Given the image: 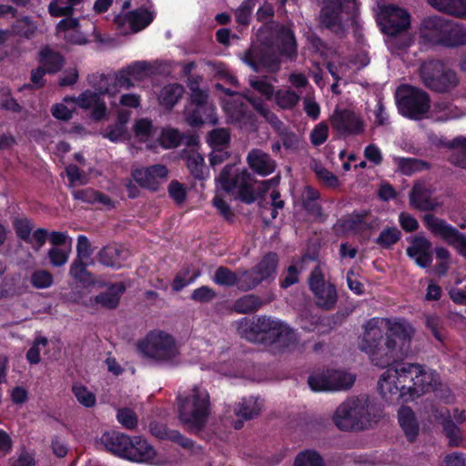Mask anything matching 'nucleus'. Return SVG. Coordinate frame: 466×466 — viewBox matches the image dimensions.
Instances as JSON below:
<instances>
[{"instance_id":"f257e3e1","label":"nucleus","mask_w":466,"mask_h":466,"mask_svg":"<svg viewBox=\"0 0 466 466\" xmlns=\"http://www.w3.org/2000/svg\"><path fill=\"white\" fill-rule=\"evenodd\" d=\"M386 337L378 326V319H369L363 326L364 333L360 349L368 353L372 363L380 368L389 366L405 355L414 329L404 319H387Z\"/></svg>"},{"instance_id":"f03ea898","label":"nucleus","mask_w":466,"mask_h":466,"mask_svg":"<svg viewBox=\"0 0 466 466\" xmlns=\"http://www.w3.org/2000/svg\"><path fill=\"white\" fill-rule=\"evenodd\" d=\"M386 366L378 381V390L388 402L407 401L432 389V376L418 363L399 362Z\"/></svg>"},{"instance_id":"7ed1b4c3","label":"nucleus","mask_w":466,"mask_h":466,"mask_svg":"<svg viewBox=\"0 0 466 466\" xmlns=\"http://www.w3.org/2000/svg\"><path fill=\"white\" fill-rule=\"evenodd\" d=\"M237 329L241 338L267 346L276 345L287 349L298 341L294 329L279 319L266 315L251 319L244 317L238 321Z\"/></svg>"},{"instance_id":"20e7f679","label":"nucleus","mask_w":466,"mask_h":466,"mask_svg":"<svg viewBox=\"0 0 466 466\" xmlns=\"http://www.w3.org/2000/svg\"><path fill=\"white\" fill-rule=\"evenodd\" d=\"M375 416L371 415L368 396L348 398L336 410L333 421L341 431H362L367 429Z\"/></svg>"},{"instance_id":"39448f33","label":"nucleus","mask_w":466,"mask_h":466,"mask_svg":"<svg viewBox=\"0 0 466 466\" xmlns=\"http://www.w3.org/2000/svg\"><path fill=\"white\" fill-rule=\"evenodd\" d=\"M210 413L209 394L206 390L194 386L188 395L180 399L178 419L191 430H202Z\"/></svg>"},{"instance_id":"423d86ee","label":"nucleus","mask_w":466,"mask_h":466,"mask_svg":"<svg viewBox=\"0 0 466 466\" xmlns=\"http://www.w3.org/2000/svg\"><path fill=\"white\" fill-rule=\"evenodd\" d=\"M137 347L144 358L157 363H173L179 354L175 339L162 330L150 331Z\"/></svg>"},{"instance_id":"0eeeda50","label":"nucleus","mask_w":466,"mask_h":466,"mask_svg":"<svg viewBox=\"0 0 466 466\" xmlns=\"http://www.w3.org/2000/svg\"><path fill=\"white\" fill-rule=\"evenodd\" d=\"M419 75L422 84L435 93H448L459 84L456 72L438 59L423 62L419 68Z\"/></svg>"},{"instance_id":"6e6552de","label":"nucleus","mask_w":466,"mask_h":466,"mask_svg":"<svg viewBox=\"0 0 466 466\" xmlns=\"http://www.w3.org/2000/svg\"><path fill=\"white\" fill-rule=\"evenodd\" d=\"M399 112L411 120H421L431 108L430 95L423 89L401 85L396 93Z\"/></svg>"},{"instance_id":"1a4fd4ad","label":"nucleus","mask_w":466,"mask_h":466,"mask_svg":"<svg viewBox=\"0 0 466 466\" xmlns=\"http://www.w3.org/2000/svg\"><path fill=\"white\" fill-rule=\"evenodd\" d=\"M251 178V174L247 169L239 170L235 164H227L216 177V181L227 193L238 189L239 199L251 204L256 199Z\"/></svg>"},{"instance_id":"9d476101","label":"nucleus","mask_w":466,"mask_h":466,"mask_svg":"<svg viewBox=\"0 0 466 466\" xmlns=\"http://www.w3.org/2000/svg\"><path fill=\"white\" fill-rule=\"evenodd\" d=\"M376 21L383 35L396 40L410 27V13L394 4L379 5Z\"/></svg>"},{"instance_id":"9b49d317","label":"nucleus","mask_w":466,"mask_h":466,"mask_svg":"<svg viewBox=\"0 0 466 466\" xmlns=\"http://www.w3.org/2000/svg\"><path fill=\"white\" fill-rule=\"evenodd\" d=\"M423 222L432 235L442 238L448 245L453 247L466 260V235L445 219L431 213L424 215Z\"/></svg>"},{"instance_id":"f8f14e48","label":"nucleus","mask_w":466,"mask_h":466,"mask_svg":"<svg viewBox=\"0 0 466 466\" xmlns=\"http://www.w3.org/2000/svg\"><path fill=\"white\" fill-rule=\"evenodd\" d=\"M309 288L315 299V305L324 310H331L338 302L336 286L325 281V276L319 266L314 267L309 277Z\"/></svg>"},{"instance_id":"ddd939ff","label":"nucleus","mask_w":466,"mask_h":466,"mask_svg":"<svg viewBox=\"0 0 466 466\" xmlns=\"http://www.w3.org/2000/svg\"><path fill=\"white\" fill-rule=\"evenodd\" d=\"M356 4V0H329L320 11L321 23L329 29L341 28L354 18Z\"/></svg>"},{"instance_id":"4468645a","label":"nucleus","mask_w":466,"mask_h":466,"mask_svg":"<svg viewBox=\"0 0 466 466\" xmlns=\"http://www.w3.org/2000/svg\"><path fill=\"white\" fill-rule=\"evenodd\" d=\"M355 380V376L347 371L327 370L322 373L310 375L308 383L313 391H333L350 389Z\"/></svg>"},{"instance_id":"2eb2a0df","label":"nucleus","mask_w":466,"mask_h":466,"mask_svg":"<svg viewBox=\"0 0 466 466\" xmlns=\"http://www.w3.org/2000/svg\"><path fill=\"white\" fill-rule=\"evenodd\" d=\"M155 16V12L140 6L116 15L114 23L123 35L137 34L147 28L154 21Z\"/></svg>"},{"instance_id":"dca6fc26","label":"nucleus","mask_w":466,"mask_h":466,"mask_svg":"<svg viewBox=\"0 0 466 466\" xmlns=\"http://www.w3.org/2000/svg\"><path fill=\"white\" fill-rule=\"evenodd\" d=\"M330 124L339 135L356 136L364 132V122L354 111L336 108L330 117Z\"/></svg>"},{"instance_id":"f3484780","label":"nucleus","mask_w":466,"mask_h":466,"mask_svg":"<svg viewBox=\"0 0 466 466\" xmlns=\"http://www.w3.org/2000/svg\"><path fill=\"white\" fill-rule=\"evenodd\" d=\"M449 21L450 19L437 15L422 18L419 26L420 40L424 44L439 46L440 38L443 36Z\"/></svg>"},{"instance_id":"a211bd4d","label":"nucleus","mask_w":466,"mask_h":466,"mask_svg":"<svg viewBox=\"0 0 466 466\" xmlns=\"http://www.w3.org/2000/svg\"><path fill=\"white\" fill-rule=\"evenodd\" d=\"M244 62L256 73L265 69L275 73L280 68V59L274 52L266 49H249L245 53Z\"/></svg>"},{"instance_id":"6ab92c4d","label":"nucleus","mask_w":466,"mask_h":466,"mask_svg":"<svg viewBox=\"0 0 466 466\" xmlns=\"http://www.w3.org/2000/svg\"><path fill=\"white\" fill-rule=\"evenodd\" d=\"M88 83L96 88V91L86 90L76 100L78 106L84 109L92 108L102 98V96L110 95L112 91L108 84V77L104 74L88 76Z\"/></svg>"},{"instance_id":"aec40b11","label":"nucleus","mask_w":466,"mask_h":466,"mask_svg":"<svg viewBox=\"0 0 466 466\" xmlns=\"http://www.w3.org/2000/svg\"><path fill=\"white\" fill-rule=\"evenodd\" d=\"M168 170L165 165L156 164L147 167L132 170L133 179L144 188L156 192L159 188L158 179L167 177Z\"/></svg>"},{"instance_id":"412c9836","label":"nucleus","mask_w":466,"mask_h":466,"mask_svg":"<svg viewBox=\"0 0 466 466\" xmlns=\"http://www.w3.org/2000/svg\"><path fill=\"white\" fill-rule=\"evenodd\" d=\"M148 431L152 436L160 441H169L187 451H192L195 441L180 433L178 431L171 430L166 423L152 420L149 422Z\"/></svg>"},{"instance_id":"4be33fe9","label":"nucleus","mask_w":466,"mask_h":466,"mask_svg":"<svg viewBox=\"0 0 466 466\" xmlns=\"http://www.w3.org/2000/svg\"><path fill=\"white\" fill-rule=\"evenodd\" d=\"M101 444L106 450L120 458L127 459L131 438L120 431H106L100 438Z\"/></svg>"},{"instance_id":"5701e85b","label":"nucleus","mask_w":466,"mask_h":466,"mask_svg":"<svg viewBox=\"0 0 466 466\" xmlns=\"http://www.w3.org/2000/svg\"><path fill=\"white\" fill-rule=\"evenodd\" d=\"M250 169L261 177L272 174L277 167L276 161L266 152L258 148L251 149L247 156Z\"/></svg>"},{"instance_id":"b1692460","label":"nucleus","mask_w":466,"mask_h":466,"mask_svg":"<svg viewBox=\"0 0 466 466\" xmlns=\"http://www.w3.org/2000/svg\"><path fill=\"white\" fill-rule=\"evenodd\" d=\"M275 43L280 56L290 60L297 57V41L292 29L287 25H280L276 32Z\"/></svg>"},{"instance_id":"393cba45","label":"nucleus","mask_w":466,"mask_h":466,"mask_svg":"<svg viewBox=\"0 0 466 466\" xmlns=\"http://www.w3.org/2000/svg\"><path fill=\"white\" fill-rule=\"evenodd\" d=\"M127 258V250L116 243L103 247L97 253V260L107 268H120Z\"/></svg>"},{"instance_id":"a878e982","label":"nucleus","mask_w":466,"mask_h":466,"mask_svg":"<svg viewBox=\"0 0 466 466\" xmlns=\"http://www.w3.org/2000/svg\"><path fill=\"white\" fill-rule=\"evenodd\" d=\"M156 451L140 436L131 438V444L128 449L127 460L136 462H147L154 460Z\"/></svg>"},{"instance_id":"bb28decb","label":"nucleus","mask_w":466,"mask_h":466,"mask_svg":"<svg viewBox=\"0 0 466 466\" xmlns=\"http://www.w3.org/2000/svg\"><path fill=\"white\" fill-rule=\"evenodd\" d=\"M38 63L47 74L55 75L61 71L65 65L64 56L48 46L41 48L38 53Z\"/></svg>"},{"instance_id":"cd10ccee","label":"nucleus","mask_w":466,"mask_h":466,"mask_svg":"<svg viewBox=\"0 0 466 466\" xmlns=\"http://www.w3.org/2000/svg\"><path fill=\"white\" fill-rule=\"evenodd\" d=\"M398 421L409 442H414L419 435V423L414 411L409 406L398 410Z\"/></svg>"},{"instance_id":"c85d7f7f","label":"nucleus","mask_w":466,"mask_h":466,"mask_svg":"<svg viewBox=\"0 0 466 466\" xmlns=\"http://www.w3.org/2000/svg\"><path fill=\"white\" fill-rule=\"evenodd\" d=\"M127 287L123 282L112 283L106 291L100 292L94 299L96 304L107 309L118 307L121 296L126 292Z\"/></svg>"},{"instance_id":"c756f323","label":"nucleus","mask_w":466,"mask_h":466,"mask_svg":"<svg viewBox=\"0 0 466 466\" xmlns=\"http://www.w3.org/2000/svg\"><path fill=\"white\" fill-rule=\"evenodd\" d=\"M466 45V28L451 20L449 21L444 35L440 38V46L454 48Z\"/></svg>"},{"instance_id":"7c9ffc66","label":"nucleus","mask_w":466,"mask_h":466,"mask_svg":"<svg viewBox=\"0 0 466 466\" xmlns=\"http://www.w3.org/2000/svg\"><path fill=\"white\" fill-rule=\"evenodd\" d=\"M73 198L91 205L100 204L108 209L115 208V202L105 193L91 187L73 191Z\"/></svg>"},{"instance_id":"2f4dec72","label":"nucleus","mask_w":466,"mask_h":466,"mask_svg":"<svg viewBox=\"0 0 466 466\" xmlns=\"http://www.w3.org/2000/svg\"><path fill=\"white\" fill-rule=\"evenodd\" d=\"M279 263V255L276 252L269 251L254 266V268L263 282L268 281L275 279Z\"/></svg>"},{"instance_id":"473e14b6","label":"nucleus","mask_w":466,"mask_h":466,"mask_svg":"<svg viewBox=\"0 0 466 466\" xmlns=\"http://www.w3.org/2000/svg\"><path fill=\"white\" fill-rule=\"evenodd\" d=\"M320 198V193L318 189L311 186H306L304 187L301 205L303 209L314 218H319L323 216V208L318 202Z\"/></svg>"},{"instance_id":"72a5a7b5","label":"nucleus","mask_w":466,"mask_h":466,"mask_svg":"<svg viewBox=\"0 0 466 466\" xmlns=\"http://www.w3.org/2000/svg\"><path fill=\"white\" fill-rule=\"evenodd\" d=\"M213 113L212 106H187L185 109V117L190 127H200L207 120L211 119Z\"/></svg>"},{"instance_id":"f704fd0d","label":"nucleus","mask_w":466,"mask_h":466,"mask_svg":"<svg viewBox=\"0 0 466 466\" xmlns=\"http://www.w3.org/2000/svg\"><path fill=\"white\" fill-rule=\"evenodd\" d=\"M434 9L458 18H466V0H427Z\"/></svg>"},{"instance_id":"c9c22d12","label":"nucleus","mask_w":466,"mask_h":466,"mask_svg":"<svg viewBox=\"0 0 466 466\" xmlns=\"http://www.w3.org/2000/svg\"><path fill=\"white\" fill-rule=\"evenodd\" d=\"M410 205L416 209L429 211L434 208L431 192L420 184H415L410 193Z\"/></svg>"},{"instance_id":"e433bc0d","label":"nucleus","mask_w":466,"mask_h":466,"mask_svg":"<svg viewBox=\"0 0 466 466\" xmlns=\"http://www.w3.org/2000/svg\"><path fill=\"white\" fill-rule=\"evenodd\" d=\"M185 92L184 86L174 83L165 86L160 91L159 103L167 109H172Z\"/></svg>"},{"instance_id":"4c0bfd02","label":"nucleus","mask_w":466,"mask_h":466,"mask_svg":"<svg viewBox=\"0 0 466 466\" xmlns=\"http://www.w3.org/2000/svg\"><path fill=\"white\" fill-rule=\"evenodd\" d=\"M442 430L445 437L448 439L449 448H458L462 446L464 436L461 430L456 425L454 420L448 417L443 420Z\"/></svg>"},{"instance_id":"58836bf2","label":"nucleus","mask_w":466,"mask_h":466,"mask_svg":"<svg viewBox=\"0 0 466 466\" xmlns=\"http://www.w3.org/2000/svg\"><path fill=\"white\" fill-rule=\"evenodd\" d=\"M293 466H325V460L317 450L304 449L294 457Z\"/></svg>"},{"instance_id":"ea45409f","label":"nucleus","mask_w":466,"mask_h":466,"mask_svg":"<svg viewBox=\"0 0 466 466\" xmlns=\"http://www.w3.org/2000/svg\"><path fill=\"white\" fill-rule=\"evenodd\" d=\"M262 304L263 301L258 296L247 294L234 301L233 309L239 314H248L258 310Z\"/></svg>"},{"instance_id":"a19ab883","label":"nucleus","mask_w":466,"mask_h":466,"mask_svg":"<svg viewBox=\"0 0 466 466\" xmlns=\"http://www.w3.org/2000/svg\"><path fill=\"white\" fill-rule=\"evenodd\" d=\"M238 289L247 292L256 289L263 281L254 267L248 269L238 268Z\"/></svg>"},{"instance_id":"79ce46f5","label":"nucleus","mask_w":466,"mask_h":466,"mask_svg":"<svg viewBox=\"0 0 466 466\" xmlns=\"http://www.w3.org/2000/svg\"><path fill=\"white\" fill-rule=\"evenodd\" d=\"M274 98L278 106L284 110L293 109L300 100L299 95L290 88L278 89Z\"/></svg>"},{"instance_id":"37998d69","label":"nucleus","mask_w":466,"mask_h":466,"mask_svg":"<svg viewBox=\"0 0 466 466\" xmlns=\"http://www.w3.org/2000/svg\"><path fill=\"white\" fill-rule=\"evenodd\" d=\"M260 0H244L234 11L235 21L238 25L248 26L254 7Z\"/></svg>"},{"instance_id":"c03bdc74","label":"nucleus","mask_w":466,"mask_h":466,"mask_svg":"<svg viewBox=\"0 0 466 466\" xmlns=\"http://www.w3.org/2000/svg\"><path fill=\"white\" fill-rule=\"evenodd\" d=\"M398 167L400 172L406 176L430 168V164L424 160L412 157H400L398 159Z\"/></svg>"},{"instance_id":"a18cd8bd","label":"nucleus","mask_w":466,"mask_h":466,"mask_svg":"<svg viewBox=\"0 0 466 466\" xmlns=\"http://www.w3.org/2000/svg\"><path fill=\"white\" fill-rule=\"evenodd\" d=\"M238 278V269L232 271L227 267H218L214 274L213 280L216 284L225 287H237Z\"/></svg>"},{"instance_id":"49530a36","label":"nucleus","mask_w":466,"mask_h":466,"mask_svg":"<svg viewBox=\"0 0 466 466\" xmlns=\"http://www.w3.org/2000/svg\"><path fill=\"white\" fill-rule=\"evenodd\" d=\"M234 411L238 418L250 420L259 414L260 408L257 400L250 397L249 399H243L242 402L238 404Z\"/></svg>"},{"instance_id":"de8ad7c7","label":"nucleus","mask_w":466,"mask_h":466,"mask_svg":"<svg viewBox=\"0 0 466 466\" xmlns=\"http://www.w3.org/2000/svg\"><path fill=\"white\" fill-rule=\"evenodd\" d=\"M12 32L18 36L31 39L35 36L36 32L35 25L29 19V17L25 16L23 18L17 19L12 25Z\"/></svg>"},{"instance_id":"09e8293b","label":"nucleus","mask_w":466,"mask_h":466,"mask_svg":"<svg viewBox=\"0 0 466 466\" xmlns=\"http://www.w3.org/2000/svg\"><path fill=\"white\" fill-rule=\"evenodd\" d=\"M183 137L181 133L175 128L163 129L158 142L163 148L170 149L176 148L182 144Z\"/></svg>"},{"instance_id":"8fccbe9b","label":"nucleus","mask_w":466,"mask_h":466,"mask_svg":"<svg viewBox=\"0 0 466 466\" xmlns=\"http://www.w3.org/2000/svg\"><path fill=\"white\" fill-rule=\"evenodd\" d=\"M431 242L424 237L415 236L411 239V245L407 248L406 253L410 258H416L418 256L430 251Z\"/></svg>"},{"instance_id":"3c124183","label":"nucleus","mask_w":466,"mask_h":466,"mask_svg":"<svg viewBox=\"0 0 466 466\" xmlns=\"http://www.w3.org/2000/svg\"><path fill=\"white\" fill-rule=\"evenodd\" d=\"M401 238V232L395 227L383 229L375 242L383 248H390L396 244Z\"/></svg>"},{"instance_id":"603ef678","label":"nucleus","mask_w":466,"mask_h":466,"mask_svg":"<svg viewBox=\"0 0 466 466\" xmlns=\"http://www.w3.org/2000/svg\"><path fill=\"white\" fill-rule=\"evenodd\" d=\"M72 392L77 401L86 408H92L95 406L96 399V395L88 390V389L82 384H74Z\"/></svg>"},{"instance_id":"864d4df0","label":"nucleus","mask_w":466,"mask_h":466,"mask_svg":"<svg viewBox=\"0 0 466 466\" xmlns=\"http://www.w3.org/2000/svg\"><path fill=\"white\" fill-rule=\"evenodd\" d=\"M187 167L195 179L204 180L206 178L207 167L204 164V158L200 155H194L187 158Z\"/></svg>"},{"instance_id":"5fc2aeb1","label":"nucleus","mask_w":466,"mask_h":466,"mask_svg":"<svg viewBox=\"0 0 466 466\" xmlns=\"http://www.w3.org/2000/svg\"><path fill=\"white\" fill-rule=\"evenodd\" d=\"M30 282L35 289H47L52 286L54 277L48 270L37 269L31 274Z\"/></svg>"},{"instance_id":"6e6d98bb","label":"nucleus","mask_w":466,"mask_h":466,"mask_svg":"<svg viewBox=\"0 0 466 466\" xmlns=\"http://www.w3.org/2000/svg\"><path fill=\"white\" fill-rule=\"evenodd\" d=\"M14 228L18 238L25 241V243H31V231L33 229V224L26 218H16L15 219Z\"/></svg>"},{"instance_id":"4d7b16f0","label":"nucleus","mask_w":466,"mask_h":466,"mask_svg":"<svg viewBox=\"0 0 466 466\" xmlns=\"http://www.w3.org/2000/svg\"><path fill=\"white\" fill-rule=\"evenodd\" d=\"M117 421L127 430H134L137 426L138 419L136 412L130 408H121L116 413Z\"/></svg>"},{"instance_id":"13d9d810","label":"nucleus","mask_w":466,"mask_h":466,"mask_svg":"<svg viewBox=\"0 0 466 466\" xmlns=\"http://www.w3.org/2000/svg\"><path fill=\"white\" fill-rule=\"evenodd\" d=\"M369 213L370 212L368 210L352 212V214L343 221L342 227L350 231H357L360 229V226L366 224L365 219Z\"/></svg>"},{"instance_id":"bf43d9fd","label":"nucleus","mask_w":466,"mask_h":466,"mask_svg":"<svg viewBox=\"0 0 466 466\" xmlns=\"http://www.w3.org/2000/svg\"><path fill=\"white\" fill-rule=\"evenodd\" d=\"M208 140L213 147L228 146L230 142V134L226 128H215L208 133Z\"/></svg>"},{"instance_id":"052dcab7","label":"nucleus","mask_w":466,"mask_h":466,"mask_svg":"<svg viewBox=\"0 0 466 466\" xmlns=\"http://www.w3.org/2000/svg\"><path fill=\"white\" fill-rule=\"evenodd\" d=\"M69 275L77 281H84L85 276H90L87 264L84 262V258H76L74 259L70 266Z\"/></svg>"},{"instance_id":"680f3d73","label":"nucleus","mask_w":466,"mask_h":466,"mask_svg":"<svg viewBox=\"0 0 466 466\" xmlns=\"http://www.w3.org/2000/svg\"><path fill=\"white\" fill-rule=\"evenodd\" d=\"M48 343V340L46 337H38L35 339L33 345L29 348L26 352V360L30 364H38L41 360L40 359V348L39 346L46 347Z\"/></svg>"},{"instance_id":"e2e57ef3","label":"nucleus","mask_w":466,"mask_h":466,"mask_svg":"<svg viewBox=\"0 0 466 466\" xmlns=\"http://www.w3.org/2000/svg\"><path fill=\"white\" fill-rule=\"evenodd\" d=\"M217 297L216 291L208 286H201L193 290L190 299L196 302L208 303Z\"/></svg>"},{"instance_id":"0e129e2a","label":"nucleus","mask_w":466,"mask_h":466,"mask_svg":"<svg viewBox=\"0 0 466 466\" xmlns=\"http://www.w3.org/2000/svg\"><path fill=\"white\" fill-rule=\"evenodd\" d=\"M47 258L49 259V263L53 267H62L68 260L69 251L64 250L60 248H51L47 252Z\"/></svg>"},{"instance_id":"69168bd1","label":"nucleus","mask_w":466,"mask_h":466,"mask_svg":"<svg viewBox=\"0 0 466 466\" xmlns=\"http://www.w3.org/2000/svg\"><path fill=\"white\" fill-rule=\"evenodd\" d=\"M0 107L13 113H20L22 111V106L16 99L13 97L9 90H2L0 95Z\"/></svg>"},{"instance_id":"338daca9","label":"nucleus","mask_w":466,"mask_h":466,"mask_svg":"<svg viewBox=\"0 0 466 466\" xmlns=\"http://www.w3.org/2000/svg\"><path fill=\"white\" fill-rule=\"evenodd\" d=\"M168 195L177 205L186 200L187 191L184 185L177 180H172L168 185Z\"/></svg>"},{"instance_id":"774afa93","label":"nucleus","mask_w":466,"mask_h":466,"mask_svg":"<svg viewBox=\"0 0 466 466\" xmlns=\"http://www.w3.org/2000/svg\"><path fill=\"white\" fill-rule=\"evenodd\" d=\"M329 136V128L327 124L321 122L318 124L310 133V142L313 146L318 147L326 142Z\"/></svg>"}]
</instances>
